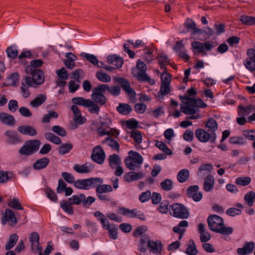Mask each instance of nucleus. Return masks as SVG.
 I'll list each match as a JSON object with an SVG mask.
<instances>
[{"instance_id":"1","label":"nucleus","mask_w":255,"mask_h":255,"mask_svg":"<svg viewBox=\"0 0 255 255\" xmlns=\"http://www.w3.org/2000/svg\"><path fill=\"white\" fill-rule=\"evenodd\" d=\"M207 222L210 230L215 232L223 235H230L233 233V228L225 227L223 219L218 215H210Z\"/></svg>"},{"instance_id":"2","label":"nucleus","mask_w":255,"mask_h":255,"mask_svg":"<svg viewBox=\"0 0 255 255\" xmlns=\"http://www.w3.org/2000/svg\"><path fill=\"white\" fill-rule=\"evenodd\" d=\"M75 105L83 106L88 108L89 111L92 114L98 115L100 111V107L94 101L90 99H85L82 97H75L72 99Z\"/></svg>"},{"instance_id":"3","label":"nucleus","mask_w":255,"mask_h":255,"mask_svg":"<svg viewBox=\"0 0 255 255\" xmlns=\"http://www.w3.org/2000/svg\"><path fill=\"white\" fill-rule=\"evenodd\" d=\"M137 69L138 71H133L132 73L138 80L141 81H148L150 84H154V81L151 80L146 73V65L141 60H138L136 64Z\"/></svg>"},{"instance_id":"4","label":"nucleus","mask_w":255,"mask_h":255,"mask_svg":"<svg viewBox=\"0 0 255 255\" xmlns=\"http://www.w3.org/2000/svg\"><path fill=\"white\" fill-rule=\"evenodd\" d=\"M41 144L38 139L30 140L26 141L19 150V153L21 155H30L37 151Z\"/></svg>"},{"instance_id":"5","label":"nucleus","mask_w":255,"mask_h":255,"mask_svg":"<svg viewBox=\"0 0 255 255\" xmlns=\"http://www.w3.org/2000/svg\"><path fill=\"white\" fill-rule=\"evenodd\" d=\"M169 212L172 216L180 219H187L189 216L188 210L182 204L174 203L169 207Z\"/></svg>"},{"instance_id":"6","label":"nucleus","mask_w":255,"mask_h":255,"mask_svg":"<svg viewBox=\"0 0 255 255\" xmlns=\"http://www.w3.org/2000/svg\"><path fill=\"white\" fill-rule=\"evenodd\" d=\"M115 81L120 84L121 87L126 92L130 101L135 102L136 94L134 90L130 87L129 82L125 78L116 77Z\"/></svg>"},{"instance_id":"7","label":"nucleus","mask_w":255,"mask_h":255,"mask_svg":"<svg viewBox=\"0 0 255 255\" xmlns=\"http://www.w3.org/2000/svg\"><path fill=\"white\" fill-rule=\"evenodd\" d=\"M197 139L202 142H206L209 140L214 143L216 139V133H209L208 131L202 128L197 129L195 132Z\"/></svg>"},{"instance_id":"8","label":"nucleus","mask_w":255,"mask_h":255,"mask_svg":"<svg viewBox=\"0 0 255 255\" xmlns=\"http://www.w3.org/2000/svg\"><path fill=\"white\" fill-rule=\"evenodd\" d=\"M25 70L27 74L32 76L35 85H41L43 83L44 81V73L41 70L34 69L31 67H26Z\"/></svg>"},{"instance_id":"9","label":"nucleus","mask_w":255,"mask_h":255,"mask_svg":"<svg viewBox=\"0 0 255 255\" xmlns=\"http://www.w3.org/2000/svg\"><path fill=\"white\" fill-rule=\"evenodd\" d=\"M105 154L101 146L95 147L92 150L91 158L95 162L102 164L105 159Z\"/></svg>"},{"instance_id":"10","label":"nucleus","mask_w":255,"mask_h":255,"mask_svg":"<svg viewBox=\"0 0 255 255\" xmlns=\"http://www.w3.org/2000/svg\"><path fill=\"white\" fill-rule=\"evenodd\" d=\"M248 58L246 59L245 65L250 71H255V49L251 48L247 50Z\"/></svg>"},{"instance_id":"11","label":"nucleus","mask_w":255,"mask_h":255,"mask_svg":"<svg viewBox=\"0 0 255 255\" xmlns=\"http://www.w3.org/2000/svg\"><path fill=\"white\" fill-rule=\"evenodd\" d=\"M7 221L10 222L9 225L11 226H14L17 223V220L13 212L9 209H6L5 210V212L1 218L2 225H5Z\"/></svg>"},{"instance_id":"12","label":"nucleus","mask_w":255,"mask_h":255,"mask_svg":"<svg viewBox=\"0 0 255 255\" xmlns=\"http://www.w3.org/2000/svg\"><path fill=\"white\" fill-rule=\"evenodd\" d=\"M4 135L7 138V142L10 144H15L22 141L19 134L12 130H6Z\"/></svg>"},{"instance_id":"13","label":"nucleus","mask_w":255,"mask_h":255,"mask_svg":"<svg viewBox=\"0 0 255 255\" xmlns=\"http://www.w3.org/2000/svg\"><path fill=\"white\" fill-rule=\"evenodd\" d=\"M184 25L187 29V32L192 31V34L195 33L202 34V32H204L202 29L197 28L196 23L192 19L187 18Z\"/></svg>"},{"instance_id":"14","label":"nucleus","mask_w":255,"mask_h":255,"mask_svg":"<svg viewBox=\"0 0 255 255\" xmlns=\"http://www.w3.org/2000/svg\"><path fill=\"white\" fill-rule=\"evenodd\" d=\"M0 122L3 125L13 126L15 124L16 121L14 117L6 113H0Z\"/></svg>"},{"instance_id":"15","label":"nucleus","mask_w":255,"mask_h":255,"mask_svg":"<svg viewBox=\"0 0 255 255\" xmlns=\"http://www.w3.org/2000/svg\"><path fill=\"white\" fill-rule=\"evenodd\" d=\"M107 62L109 64L115 66V67L117 69L121 68L124 63L123 59L116 54L108 56Z\"/></svg>"},{"instance_id":"16","label":"nucleus","mask_w":255,"mask_h":255,"mask_svg":"<svg viewBox=\"0 0 255 255\" xmlns=\"http://www.w3.org/2000/svg\"><path fill=\"white\" fill-rule=\"evenodd\" d=\"M71 110L74 115L73 120L75 123L79 125H82L85 123L86 118L82 116L81 111L77 106L73 105L71 107Z\"/></svg>"},{"instance_id":"17","label":"nucleus","mask_w":255,"mask_h":255,"mask_svg":"<svg viewBox=\"0 0 255 255\" xmlns=\"http://www.w3.org/2000/svg\"><path fill=\"white\" fill-rule=\"evenodd\" d=\"M91 97L92 99V101H94V102L98 105V106L99 105H105L107 101V98L103 94L94 92L93 90Z\"/></svg>"},{"instance_id":"18","label":"nucleus","mask_w":255,"mask_h":255,"mask_svg":"<svg viewBox=\"0 0 255 255\" xmlns=\"http://www.w3.org/2000/svg\"><path fill=\"white\" fill-rule=\"evenodd\" d=\"M144 177L142 172H135L130 171L126 173L124 176V179L127 182H130L132 181L138 180Z\"/></svg>"},{"instance_id":"19","label":"nucleus","mask_w":255,"mask_h":255,"mask_svg":"<svg viewBox=\"0 0 255 255\" xmlns=\"http://www.w3.org/2000/svg\"><path fill=\"white\" fill-rule=\"evenodd\" d=\"M17 130L23 134H27L30 136H35L37 134L36 129L30 126H21L17 128Z\"/></svg>"},{"instance_id":"20","label":"nucleus","mask_w":255,"mask_h":255,"mask_svg":"<svg viewBox=\"0 0 255 255\" xmlns=\"http://www.w3.org/2000/svg\"><path fill=\"white\" fill-rule=\"evenodd\" d=\"M147 246L149 249V251L153 253H158L160 252L162 248L161 243L159 241L153 242L150 240H148Z\"/></svg>"},{"instance_id":"21","label":"nucleus","mask_w":255,"mask_h":255,"mask_svg":"<svg viewBox=\"0 0 255 255\" xmlns=\"http://www.w3.org/2000/svg\"><path fill=\"white\" fill-rule=\"evenodd\" d=\"M49 163V158L44 157L37 160L33 164V168L35 170H40L45 168Z\"/></svg>"},{"instance_id":"22","label":"nucleus","mask_w":255,"mask_h":255,"mask_svg":"<svg viewBox=\"0 0 255 255\" xmlns=\"http://www.w3.org/2000/svg\"><path fill=\"white\" fill-rule=\"evenodd\" d=\"M108 160L110 167L113 169L121 164V159L117 154L110 155Z\"/></svg>"},{"instance_id":"23","label":"nucleus","mask_w":255,"mask_h":255,"mask_svg":"<svg viewBox=\"0 0 255 255\" xmlns=\"http://www.w3.org/2000/svg\"><path fill=\"white\" fill-rule=\"evenodd\" d=\"M214 179L211 174L208 175L206 178L203 185V188L206 192L211 191L213 189Z\"/></svg>"},{"instance_id":"24","label":"nucleus","mask_w":255,"mask_h":255,"mask_svg":"<svg viewBox=\"0 0 255 255\" xmlns=\"http://www.w3.org/2000/svg\"><path fill=\"white\" fill-rule=\"evenodd\" d=\"M18 239L17 235L15 233L11 234L9 238L8 241L5 245L6 250L9 251L14 247Z\"/></svg>"},{"instance_id":"25","label":"nucleus","mask_w":255,"mask_h":255,"mask_svg":"<svg viewBox=\"0 0 255 255\" xmlns=\"http://www.w3.org/2000/svg\"><path fill=\"white\" fill-rule=\"evenodd\" d=\"M186 106H181L180 111L186 115H193L196 114L198 110L193 106V104H188Z\"/></svg>"},{"instance_id":"26","label":"nucleus","mask_w":255,"mask_h":255,"mask_svg":"<svg viewBox=\"0 0 255 255\" xmlns=\"http://www.w3.org/2000/svg\"><path fill=\"white\" fill-rule=\"evenodd\" d=\"M206 128L209 133H215V131L218 128V124L216 121L213 118H210L206 123Z\"/></svg>"},{"instance_id":"27","label":"nucleus","mask_w":255,"mask_h":255,"mask_svg":"<svg viewBox=\"0 0 255 255\" xmlns=\"http://www.w3.org/2000/svg\"><path fill=\"white\" fill-rule=\"evenodd\" d=\"M128 157L131 158L136 164H138L139 165V168L143 162V158L142 156L136 151H130L129 152Z\"/></svg>"},{"instance_id":"28","label":"nucleus","mask_w":255,"mask_h":255,"mask_svg":"<svg viewBox=\"0 0 255 255\" xmlns=\"http://www.w3.org/2000/svg\"><path fill=\"white\" fill-rule=\"evenodd\" d=\"M117 110L121 114L127 115L131 112L132 108L127 104L120 103L117 107Z\"/></svg>"},{"instance_id":"29","label":"nucleus","mask_w":255,"mask_h":255,"mask_svg":"<svg viewBox=\"0 0 255 255\" xmlns=\"http://www.w3.org/2000/svg\"><path fill=\"white\" fill-rule=\"evenodd\" d=\"M46 100V97L43 94H40L31 101L30 105L33 108H37L44 103Z\"/></svg>"},{"instance_id":"30","label":"nucleus","mask_w":255,"mask_h":255,"mask_svg":"<svg viewBox=\"0 0 255 255\" xmlns=\"http://www.w3.org/2000/svg\"><path fill=\"white\" fill-rule=\"evenodd\" d=\"M81 56L85 58L88 61L94 64V65L102 68L101 66H99V61L97 57L93 54L83 52L81 54Z\"/></svg>"},{"instance_id":"31","label":"nucleus","mask_w":255,"mask_h":255,"mask_svg":"<svg viewBox=\"0 0 255 255\" xmlns=\"http://www.w3.org/2000/svg\"><path fill=\"white\" fill-rule=\"evenodd\" d=\"M29 241L31 243V250L34 251L35 245H39V234L36 232L31 233L30 235Z\"/></svg>"},{"instance_id":"32","label":"nucleus","mask_w":255,"mask_h":255,"mask_svg":"<svg viewBox=\"0 0 255 255\" xmlns=\"http://www.w3.org/2000/svg\"><path fill=\"white\" fill-rule=\"evenodd\" d=\"M240 21L246 25H253L255 24V17L243 15L240 17Z\"/></svg>"},{"instance_id":"33","label":"nucleus","mask_w":255,"mask_h":255,"mask_svg":"<svg viewBox=\"0 0 255 255\" xmlns=\"http://www.w3.org/2000/svg\"><path fill=\"white\" fill-rule=\"evenodd\" d=\"M189 177V171L186 169H183L180 170L177 176L178 181L180 183H183L187 181Z\"/></svg>"},{"instance_id":"34","label":"nucleus","mask_w":255,"mask_h":255,"mask_svg":"<svg viewBox=\"0 0 255 255\" xmlns=\"http://www.w3.org/2000/svg\"><path fill=\"white\" fill-rule=\"evenodd\" d=\"M255 109L253 105H249L247 107H244L242 105L239 106L238 114L242 116H246L249 115Z\"/></svg>"},{"instance_id":"35","label":"nucleus","mask_w":255,"mask_h":255,"mask_svg":"<svg viewBox=\"0 0 255 255\" xmlns=\"http://www.w3.org/2000/svg\"><path fill=\"white\" fill-rule=\"evenodd\" d=\"M74 186L79 189H89L88 179H79L74 182Z\"/></svg>"},{"instance_id":"36","label":"nucleus","mask_w":255,"mask_h":255,"mask_svg":"<svg viewBox=\"0 0 255 255\" xmlns=\"http://www.w3.org/2000/svg\"><path fill=\"white\" fill-rule=\"evenodd\" d=\"M169 85L165 83L161 84L160 90L158 93L159 98H163L164 95H167L170 92V88Z\"/></svg>"},{"instance_id":"37","label":"nucleus","mask_w":255,"mask_h":255,"mask_svg":"<svg viewBox=\"0 0 255 255\" xmlns=\"http://www.w3.org/2000/svg\"><path fill=\"white\" fill-rule=\"evenodd\" d=\"M89 188L91 186L97 187L103 183V180L99 177L90 178L88 179Z\"/></svg>"},{"instance_id":"38","label":"nucleus","mask_w":255,"mask_h":255,"mask_svg":"<svg viewBox=\"0 0 255 255\" xmlns=\"http://www.w3.org/2000/svg\"><path fill=\"white\" fill-rule=\"evenodd\" d=\"M113 188L110 185L102 184L100 185L96 188L97 193H104L112 192Z\"/></svg>"},{"instance_id":"39","label":"nucleus","mask_w":255,"mask_h":255,"mask_svg":"<svg viewBox=\"0 0 255 255\" xmlns=\"http://www.w3.org/2000/svg\"><path fill=\"white\" fill-rule=\"evenodd\" d=\"M8 205L14 209L17 210H23V207L21 206L19 200L17 198H13L10 199L8 203Z\"/></svg>"},{"instance_id":"40","label":"nucleus","mask_w":255,"mask_h":255,"mask_svg":"<svg viewBox=\"0 0 255 255\" xmlns=\"http://www.w3.org/2000/svg\"><path fill=\"white\" fill-rule=\"evenodd\" d=\"M125 163L127 167L130 170H135L139 168V165L136 164L131 158L128 157L125 159Z\"/></svg>"},{"instance_id":"41","label":"nucleus","mask_w":255,"mask_h":255,"mask_svg":"<svg viewBox=\"0 0 255 255\" xmlns=\"http://www.w3.org/2000/svg\"><path fill=\"white\" fill-rule=\"evenodd\" d=\"M255 198V193L254 191H250L247 193L244 199L247 201L249 206L253 205L254 201Z\"/></svg>"},{"instance_id":"42","label":"nucleus","mask_w":255,"mask_h":255,"mask_svg":"<svg viewBox=\"0 0 255 255\" xmlns=\"http://www.w3.org/2000/svg\"><path fill=\"white\" fill-rule=\"evenodd\" d=\"M71 143H65L60 146L58 149V152L60 154H64L69 152L72 148Z\"/></svg>"},{"instance_id":"43","label":"nucleus","mask_w":255,"mask_h":255,"mask_svg":"<svg viewBox=\"0 0 255 255\" xmlns=\"http://www.w3.org/2000/svg\"><path fill=\"white\" fill-rule=\"evenodd\" d=\"M251 178L250 177H241L236 179V183L242 186H246L250 183Z\"/></svg>"},{"instance_id":"44","label":"nucleus","mask_w":255,"mask_h":255,"mask_svg":"<svg viewBox=\"0 0 255 255\" xmlns=\"http://www.w3.org/2000/svg\"><path fill=\"white\" fill-rule=\"evenodd\" d=\"M155 145L160 150L165 152L167 155L172 154V151L169 148H168L167 146L162 141H156Z\"/></svg>"},{"instance_id":"45","label":"nucleus","mask_w":255,"mask_h":255,"mask_svg":"<svg viewBox=\"0 0 255 255\" xmlns=\"http://www.w3.org/2000/svg\"><path fill=\"white\" fill-rule=\"evenodd\" d=\"M7 56L11 59H15L18 55L17 50L13 46L8 47L6 50Z\"/></svg>"},{"instance_id":"46","label":"nucleus","mask_w":255,"mask_h":255,"mask_svg":"<svg viewBox=\"0 0 255 255\" xmlns=\"http://www.w3.org/2000/svg\"><path fill=\"white\" fill-rule=\"evenodd\" d=\"M163 190L170 191L173 188V182L170 179H165L160 183Z\"/></svg>"},{"instance_id":"47","label":"nucleus","mask_w":255,"mask_h":255,"mask_svg":"<svg viewBox=\"0 0 255 255\" xmlns=\"http://www.w3.org/2000/svg\"><path fill=\"white\" fill-rule=\"evenodd\" d=\"M97 78L101 82H109L111 81V77L107 73L102 72H97L96 73Z\"/></svg>"},{"instance_id":"48","label":"nucleus","mask_w":255,"mask_h":255,"mask_svg":"<svg viewBox=\"0 0 255 255\" xmlns=\"http://www.w3.org/2000/svg\"><path fill=\"white\" fill-rule=\"evenodd\" d=\"M58 116V115L56 112L52 110L49 111L48 113L43 117L42 122L45 123H49L51 118H57Z\"/></svg>"},{"instance_id":"49","label":"nucleus","mask_w":255,"mask_h":255,"mask_svg":"<svg viewBox=\"0 0 255 255\" xmlns=\"http://www.w3.org/2000/svg\"><path fill=\"white\" fill-rule=\"evenodd\" d=\"M130 136L133 138L134 140L137 143H140L142 141V136L141 132L137 130L133 129L130 132Z\"/></svg>"},{"instance_id":"50","label":"nucleus","mask_w":255,"mask_h":255,"mask_svg":"<svg viewBox=\"0 0 255 255\" xmlns=\"http://www.w3.org/2000/svg\"><path fill=\"white\" fill-rule=\"evenodd\" d=\"M191 104H193V106L197 109L198 108H206L207 105L200 99H195L192 98V100L191 101Z\"/></svg>"},{"instance_id":"51","label":"nucleus","mask_w":255,"mask_h":255,"mask_svg":"<svg viewBox=\"0 0 255 255\" xmlns=\"http://www.w3.org/2000/svg\"><path fill=\"white\" fill-rule=\"evenodd\" d=\"M71 203H67L65 201H63L60 204L61 207L67 213L69 214H73V207Z\"/></svg>"},{"instance_id":"52","label":"nucleus","mask_w":255,"mask_h":255,"mask_svg":"<svg viewBox=\"0 0 255 255\" xmlns=\"http://www.w3.org/2000/svg\"><path fill=\"white\" fill-rule=\"evenodd\" d=\"M52 130L61 136H65L66 135V131L64 128L59 126H53L52 128Z\"/></svg>"},{"instance_id":"53","label":"nucleus","mask_w":255,"mask_h":255,"mask_svg":"<svg viewBox=\"0 0 255 255\" xmlns=\"http://www.w3.org/2000/svg\"><path fill=\"white\" fill-rule=\"evenodd\" d=\"M9 173L8 172L0 171V183H5L9 180L11 178V176H9ZM11 175L12 174L10 173Z\"/></svg>"},{"instance_id":"54","label":"nucleus","mask_w":255,"mask_h":255,"mask_svg":"<svg viewBox=\"0 0 255 255\" xmlns=\"http://www.w3.org/2000/svg\"><path fill=\"white\" fill-rule=\"evenodd\" d=\"M109 142L108 145L113 149L117 150V151H119V144L118 142L111 138L110 137H107L105 139V142Z\"/></svg>"},{"instance_id":"55","label":"nucleus","mask_w":255,"mask_h":255,"mask_svg":"<svg viewBox=\"0 0 255 255\" xmlns=\"http://www.w3.org/2000/svg\"><path fill=\"white\" fill-rule=\"evenodd\" d=\"M158 59L159 63L160 64L161 68H163L166 70V67H164L165 64L168 61V58L166 55L160 54L157 57Z\"/></svg>"},{"instance_id":"56","label":"nucleus","mask_w":255,"mask_h":255,"mask_svg":"<svg viewBox=\"0 0 255 255\" xmlns=\"http://www.w3.org/2000/svg\"><path fill=\"white\" fill-rule=\"evenodd\" d=\"M46 194L47 197L52 201L56 202L58 201V197L55 192L50 188L46 189Z\"/></svg>"},{"instance_id":"57","label":"nucleus","mask_w":255,"mask_h":255,"mask_svg":"<svg viewBox=\"0 0 255 255\" xmlns=\"http://www.w3.org/2000/svg\"><path fill=\"white\" fill-rule=\"evenodd\" d=\"M74 169L80 173H89V170H87L85 167V164L79 165L78 164H75L73 167Z\"/></svg>"},{"instance_id":"58","label":"nucleus","mask_w":255,"mask_h":255,"mask_svg":"<svg viewBox=\"0 0 255 255\" xmlns=\"http://www.w3.org/2000/svg\"><path fill=\"white\" fill-rule=\"evenodd\" d=\"M58 77L61 80H66L68 79V74L66 69L64 67L56 71Z\"/></svg>"},{"instance_id":"59","label":"nucleus","mask_w":255,"mask_h":255,"mask_svg":"<svg viewBox=\"0 0 255 255\" xmlns=\"http://www.w3.org/2000/svg\"><path fill=\"white\" fill-rule=\"evenodd\" d=\"M109 86L107 84H101L96 88H94L92 90L99 93L103 94L105 91H109Z\"/></svg>"},{"instance_id":"60","label":"nucleus","mask_w":255,"mask_h":255,"mask_svg":"<svg viewBox=\"0 0 255 255\" xmlns=\"http://www.w3.org/2000/svg\"><path fill=\"white\" fill-rule=\"evenodd\" d=\"M230 142L233 144H244L245 141L241 136H233L230 138Z\"/></svg>"},{"instance_id":"61","label":"nucleus","mask_w":255,"mask_h":255,"mask_svg":"<svg viewBox=\"0 0 255 255\" xmlns=\"http://www.w3.org/2000/svg\"><path fill=\"white\" fill-rule=\"evenodd\" d=\"M199 187L198 185H192L189 186L186 190L187 195L188 197L191 198V196L195 194L198 191Z\"/></svg>"},{"instance_id":"62","label":"nucleus","mask_w":255,"mask_h":255,"mask_svg":"<svg viewBox=\"0 0 255 255\" xmlns=\"http://www.w3.org/2000/svg\"><path fill=\"white\" fill-rule=\"evenodd\" d=\"M84 76V71L81 69H78L75 70L72 72V78L75 80H76L78 82H80L79 78L80 77Z\"/></svg>"},{"instance_id":"63","label":"nucleus","mask_w":255,"mask_h":255,"mask_svg":"<svg viewBox=\"0 0 255 255\" xmlns=\"http://www.w3.org/2000/svg\"><path fill=\"white\" fill-rule=\"evenodd\" d=\"M8 108L10 111L15 112L18 108L17 101L15 100H10L8 102Z\"/></svg>"},{"instance_id":"64","label":"nucleus","mask_w":255,"mask_h":255,"mask_svg":"<svg viewBox=\"0 0 255 255\" xmlns=\"http://www.w3.org/2000/svg\"><path fill=\"white\" fill-rule=\"evenodd\" d=\"M243 134L247 138H248L250 140H255V130H245L243 131Z\"/></svg>"}]
</instances>
